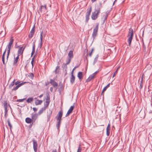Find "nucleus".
Returning <instances> with one entry per match:
<instances>
[{
  "label": "nucleus",
  "instance_id": "9d476101",
  "mask_svg": "<svg viewBox=\"0 0 152 152\" xmlns=\"http://www.w3.org/2000/svg\"><path fill=\"white\" fill-rule=\"evenodd\" d=\"M50 98L49 96H47V99H46V101L44 103V107H45L46 108H47L49 104L50 103Z\"/></svg>",
  "mask_w": 152,
  "mask_h": 152
},
{
  "label": "nucleus",
  "instance_id": "4468645a",
  "mask_svg": "<svg viewBox=\"0 0 152 152\" xmlns=\"http://www.w3.org/2000/svg\"><path fill=\"white\" fill-rule=\"evenodd\" d=\"M50 83H51L53 85V86L54 87H56L58 86V84L53 79H51L50 80Z\"/></svg>",
  "mask_w": 152,
  "mask_h": 152
},
{
  "label": "nucleus",
  "instance_id": "603ef678",
  "mask_svg": "<svg viewBox=\"0 0 152 152\" xmlns=\"http://www.w3.org/2000/svg\"><path fill=\"white\" fill-rule=\"evenodd\" d=\"M53 88L52 87H51L50 88V90L51 92H52L53 91Z\"/></svg>",
  "mask_w": 152,
  "mask_h": 152
},
{
  "label": "nucleus",
  "instance_id": "7ed1b4c3",
  "mask_svg": "<svg viewBox=\"0 0 152 152\" xmlns=\"http://www.w3.org/2000/svg\"><path fill=\"white\" fill-rule=\"evenodd\" d=\"M133 30L132 28H130L129 29L128 34L127 36V37L128 38V41L129 43V46L130 45L132 39H133Z\"/></svg>",
  "mask_w": 152,
  "mask_h": 152
},
{
  "label": "nucleus",
  "instance_id": "c756f323",
  "mask_svg": "<svg viewBox=\"0 0 152 152\" xmlns=\"http://www.w3.org/2000/svg\"><path fill=\"white\" fill-rule=\"evenodd\" d=\"M33 99L32 97H29L26 100V102L28 103H30L33 101Z\"/></svg>",
  "mask_w": 152,
  "mask_h": 152
},
{
  "label": "nucleus",
  "instance_id": "20e7f679",
  "mask_svg": "<svg viewBox=\"0 0 152 152\" xmlns=\"http://www.w3.org/2000/svg\"><path fill=\"white\" fill-rule=\"evenodd\" d=\"M99 24H97L95 28L93 30V31L92 34V37L94 39L96 36L97 34V31L98 29Z\"/></svg>",
  "mask_w": 152,
  "mask_h": 152
},
{
  "label": "nucleus",
  "instance_id": "0eeeda50",
  "mask_svg": "<svg viewBox=\"0 0 152 152\" xmlns=\"http://www.w3.org/2000/svg\"><path fill=\"white\" fill-rule=\"evenodd\" d=\"M32 141L33 142V148L35 152H37V147L38 144L37 142L34 139H33Z\"/></svg>",
  "mask_w": 152,
  "mask_h": 152
},
{
  "label": "nucleus",
  "instance_id": "4d7b16f0",
  "mask_svg": "<svg viewBox=\"0 0 152 152\" xmlns=\"http://www.w3.org/2000/svg\"><path fill=\"white\" fill-rule=\"evenodd\" d=\"M97 0H91L92 2L93 3L96 1Z\"/></svg>",
  "mask_w": 152,
  "mask_h": 152
},
{
  "label": "nucleus",
  "instance_id": "e2e57ef3",
  "mask_svg": "<svg viewBox=\"0 0 152 152\" xmlns=\"http://www.w3.org/2000/svg\"><path fill=\"white\" fill-rule=\"evenodd\" d=\"M65 66H66V67H67V66H66H66H65Z\"/></svg>",
  "mask_w": 152,
  "mask_h": 152
},
{
  "label": "nucleus",
  "instance_id": "58836bf2",
  "mask_svg": "<svg viewBox=\"0 0 152 152\" xmlns=\"http://www.w3.org/2000/svg\"><path fill=\"white\" fill-rule=\"evenodd\" d=\"M108 15L107 14H106V15H104L103 16V18L104 19V21L106 20L107 18V17Z\"/></svg>",
  "mask_w": 152,
  "mask_h": 152
},
{
  "label": "nucleus",
  "instance_id": "4c0bfd02",
  "mask_svg": "<svg viewBox=\"0 0 152 152\" xmlns=\"http://www.w3.org/2000/svg\"><path fill=\"white\" fill-rule=\"evenodd\" d=\"M28 76L30 78H31V79H33L34 77V75L33 73H31L29 74V75H28Z\"/></svg>",
  "mask_w": 152,
  "mask_h": 152
},
{
  "label": "nucleus",
  "instance_id": "2f4dec72",
  "mask_svg": "<svg viewBox=\"0 0 152 152\" xmlns=\"http://www.w3.org/2000/svg\"><path fill=\"white\" fill-rule=\"evenodd\" d=\"M61 122V121H57L56 126L58 129L59 128Z\"/></svg>",
  "mask_w": 152,
  "mask_h": 152
},
{
  "label": "nucleus",
  "instance_id": "09e8293b",
  "mask_svg": "<svg viewBox=\"0 0 152 152\" xmlns=\"http://www.w3.org/2000/svg\"><path fill=\"white\" fill-rule=\"evenodd\" d=\"M117 71H115V72H114V73L113 76V77H114V76L116 75V74H117Z\"/></svg>",
  "mask_w": 152,
  "mask_h": 152
},
{
  "label": "nucleus",
  "instance_id": "79ce46f5",
  "mask_svg": "<svg viewBox=\"0 0 152 152\" xmlns=\"http://www.w3.org/2000/svg\"><path fill=\"white\" fill-rule=\"evenodd\" d=\"M110 124H108L106 128V130H110Z\"/></svg>",
  "mask_w": 152,
  "mask_h": 152
},
{
  "label": "nucleus",
  "instance_id": "f704fd0d",
  "mask_svg": "<svg viewBox=\"0 0 152 152\" xmlns=\"http://www.w3.org/2000/svg\"><path fill=\"white\" fill-rule=\"evenodd\" d=\"M37 115L36 114H33L32 116V119H34L35 121L37 118Z\"/></svg>",
  "mask_w": 152,
  "mask_h": 152
},
{
  "label": "nucleus",
  "instance_id": "6ab92c4d",
  "mask_svg": "<svg viewBox=\"0 0 152 152\" xmlns=\"http://www.w3.org/2000/svg\"><path fill=\"white\" fill-rule=\"evenodd\" d=\"M35 42H34L33 44V46H32V51L31 53V56H32L33 54L34 53L35 51Z\"/></svg>",
  "mask_w": 152,
  "mask_h": 152
},
{
  "label": "nucleus",
  "instance_id": "864d4df0",
  "mask_svg": "<svg viewBox=\"0 0 152 152\" xmlns=\"http://www.w3.org/2000/svg\"><path fill=\"white\" fill-rule=\"evenodd\" d=\"M52 152H57V150L56 149H54V150H53Z\"/></svg>",
  "mask_w": 152,
  "mask_h": 152
},
{
  "label": "nucleus",
  "instance_id": "4be33fe9",
  "mask_svg": "<svg viewBox=\"0 0 152 152\" xmlns=\"http://www.w3.org/2000/svg\"><path fill=\"white\" fill-rule=\"evenodd\" d=\"M46 109V108H45V107H42V108H41L38 113V114L40 115L43 112H44V111Z\"/></svg>",
  "mask_w": 152,
  "mask_h": 152
},
{
  "label": "nucleus",
  "instance_id": "680f3d73",
  "mask_svg": "<svg viewBox=\"0 0 152 152\" xmlns=\"http://www.w3.org/2000/svg\"><path fill=\"white\" fill-rule=\"evenodd\" d=\"M32 124L31 125H30L31 127V126Z\"/></svg>",
  "mask_w": 152,
  "mask_h": 152
},
{
  "label": "nucleus",
  "instance_id": "c03bdc74",
  "mask_svg": "<svg viewBox=\"0 0 152 152\" xmlns=\"http://www.w3.org/2000/svg\"><path fill=\"white\" fill-rule=\"evenodd\" d=\"M70 61H71V59L69 58L68 61L66 63V64H65V65L66 66V65L69 64L70 63Z\"/></svg>",
  "mask_w": 152,
  "mask_h": 152
},
{
  "label": "nucleus",
  "instance_id": "473e14b6",
  "mask_svg": "<svg viewBox=\"0 0 152 152\" xmlns=\"http://www.w3.org/2000/svg\"><path fill=\"white\" fill-rule=\"evenodd\" d=\"M15 80H14L11 83L10 85L9 86L10 88H12V87L15 84Z\"/></svg>",
  "mask_w": 152,
  "mask_h": 152
},
{
  "label": "nucleus",
  "instance_id": "423d86ee",
  "mask_svg": "<svg viewBox=\"0 0 152 152\" xmlns=\"http://www.w3.org/2000/svg\"><path fill=\"white\" fill-rule=\"evenodd\" d=\"M39 9L40 12L41 13H45L46 12L47 6L45 4L44 5H41Z\"/></svg>",
  "mask_w": 152,
  "mask_h": 152
},
{
  "label": "nucleus",
  "instance_id": "13d9d810",
  "mask_svg": "<svg viewBox=\"0 0 152 152\" xmlns=\"http://www.w3.org/2000/svg\"><path fill=\"white\" fill-rule=\"evenodd\" d=\"M4 117L5 118H7V114H5V115H4Z\"/></svg>",
  "mask_w": 152,
  "mask_h": 152
},
{
  "label": "nucleus",
  "instance_id": "5fc2aeb1",
  "mask_svg": "<svg viewBox=\"0 0 152 152\" xmlns=\"http://www.w3.org/2000/svg\"><path fill=\"white\" fill-rule=\"evenodd\" d=\"M31 64L32 65V67H33L34 66L33 61H31Z\"/></svg>",
  "mask_w": 152,
  "mask_h": 152
},
{
  "label": "nucleus",
  "instance_id": "37998d69",
  "mask_svg": "<svg viewBox=\"0 0 152 152\" xmlns=\"http://www.w3.org/2000/svg\"><path fill=\"white\" fill-rule=\"evenodd\" d=\"M110 130H106V134H107V136H108L110 134Z\"/></svg>",
  "mask_w": 152,
  "mask_h": 152
},
{
  "label": "nucleus",
  "instance_id": "a18cd8bd",
  "mask_svg": "<svg viewBox=\"0 0 152 152\" xmlns=\"http://www.w3.org/2000/svg\"><path fill=\"white\" fill-rule=\"evenodd\" d=\"M20 83V81H16L15 83V85H19V84H20V83Z\"/></svg>",
  "mask_w": 152,
  "mask_h": 152
},
{
  "label": "nucleus",
  "instance_id": "3c124183",
  "mask_svg": "<svg viewBox=\"0 0 152 152\" xmlns=\"http://www.w3.org/2000/svg\"><path fill=\"white\" fill-rule=\"evenodd\" d=\"M97 72H98L97 71H96L94 73L92 74L93 75H94V76L95 77V76L96 75V74L97 73Z\"/></svg>",
  "mask_w": 152,
  "mask_h": 152
},
{
  "label": "nucleus",
  "instance_id": "f257e3e1",
  "mask_svg": "<svg viewBox=\"0 0 152 152\" xmlns=\"http://www.w3.org/2000/svg\"><path fill=\"white\" fill-rule=\"evenodd\" d=\"M14 41V39L12 37H11V38L10 39V42L7 45V46L5 50L4 51L3 53V54L2 55V60L3 62V63L4 64H5V61H4V56L5 55V54L7 49H10L11 48V47L12 45L13 42Z\"/></svg>",
  "mask_w": 152,
  "mask_h": 152
},
{
  "label": "nucleus",
  "instance_id": "052dcab7",
  "mask_svg": "<svg viewBox=\"0 0 152 152\" xmlns=\"http://www.w3.org/2000/svg\"><path fill=\"white\" fill-rule=\"evenodd\" d=\"M118 69H117L116 70V71H117H117L118 70Z\"/></svg>",
  "mask_w": 152,
  "mask_h": 152
},
{
  "label": "nucleus",
  "instance_id": "de8ad7c7",
  "mask_svg": "<svg viewBox=\"0 0 152 152\" xmlns=\"http://www.w3.org/2000/svg\"><path fill=\"white\" fill-rule=\"evenodd\" d=\"M35 56H36L35 55L34 56L33 58L32 59V61H34V60H35V59H36Z\"/></svg>",
  "mask_w": 152,
  "mask_h": 152
},
{
  "label": "nucleus",
  "instance_id": "5701e85b",
  "mask_svg": "<svg viewBox=\"0 0 152 152\" xmlns=\"http://www.w3.org/2000/svg\"><path fill=\"white\" fill-rule=\"evenodd\" d=\"M4 113L5 114H7V103L6 102L4 103Z\"/></svg>",
  "mask_w": 152,
  "mask_h": 152
},
{
  "label": "nucleus",
  "instance_id": "a878e982",
  "mask_svg": "<svg viewBox=\"0 0 152 152\" xmlns=\"http://www.w3.org/2000/svg\"><path fill=\"white\" fill-rule=\"evenodd\" d=\"M59 66H57L56 67V69L54 71V72L56 74H58L59 73Z\"/></svg>",
  "mask_w": 152,
  "mask_h": 152
},
{
  "label": "nucleus",
  "instance_id": "f03ea898",
  "mask_svg": "<svg viewBox=\"0 0 152 152\" xmlns=\"http://www.w3.org/2000/svg\"><path fill=\"white\" fill-rule=\"evenodd\" d=\"M101 7V6H97V8L92 13L91 18L92 20H95L97 18L100 12Z\"/></svg>",
  "mask_w": 152,
  "mask_h": 152
},
{
  "label": "nucleus",
  "instance_id": "c85d7f7f",
  "mask_svg": "<svg viewBox=\"0 0 152 152\" xmlns=\"http://www.w3.org/2000/svg\"><path fill=\"white\" fill-rule=\"evenodd\" d=\"M7 57H6V59H7L6 62L7 61V60H8V57H9V55L10 54V49H9V50L7 49Z\"/></svg>",
  "mask_w": 152,
  "mask_h": 152
},
{
  "label": "nucleus",
  "instance_id": "f3484780",
  "mask_svg": "<svg viewBox=\"0 0 152 152\" xmlns=\"http://www.w3.org/2000/svg\"><path fill=\"white\" fill-rule=\"evenodd\" d=\"M75 79V77L73 75H71V76L70 78V83L73 84L74 83Z\"/></svg>",
  "mask_w": 152,
  "mask_h": 152
},
{
  "label": "nucleus",
  "instance_id": "72a5a7b5",
  "mask_svg": "<svg viewBox=\"0 0 152 152\" xmlns=\"http://www.w3.org/2000/svg\"><path fill=\"white\" fill-rule=\"evenodd\" d=\"M99 57V55L98 54L96 56L95 58L94 61V64H95L97 61L98 58Z\"/></svg>",
  "mask_w": 152,
  "mask_h": 152
},
{
  "label": "nucleus",
  "instance_id": "ea45409f",
  "mask_svg": "<svg viewBox=\"0 0 152 152\" xmlns=\"http://www.w3.org/2000/svg\"><path fill=\"white\" fill-rule=\"evenodd\" d=\"M82 149L80 148V145H79V147L77 151V152H81Z\"/></svg>",
  "mask_w": 152,
  "mask_h": 152
},
{
  "label": "nucleus",
  "instance_id": "c9c22d12",
  "mask_svg": "<svg viewBox=\"0 0 152 152\" xmlns=\"http://www.w3.org/2000/svg\"><path fill=\"white\" fill-rule=\"evenodd\" d=\"M94 48H92V49H91V52H90V53H89L88 54V56L90 57H91L92 56V53L94 51Z\"/></svg>",
  "mask_w": 152,
  "mask_h": 152
},
{
  "label": "nucleus",
  "instance_id": "aec40b11",
  "mask_svg": "<svg viewBox=\"0 0 152 152\" xmlns=\"http://www.w3.org/2000/svg\"><path fill=\"white\" fill-rule=\"evenodd\" d=\"M43 33V31H40V39L41 40V45L40 47H41L42 46V42H43V40H42V35Z\"/></svg>",
  "mask_w": 152,
  "mask_h": 152
},
{
  "label": "nucleus",
  "instance_id": "a19ab883",
  "mask_svg": "<svg viewBox=\"0 0 152 152\" xmlns=\"http://www.w3.org/2000/svg\"><path fill=\"white\" fill-rule=\"evenodd\" d=\"M26 98H24V99H17V100H16V102H23L24 100H25L26 99Z\"/></svg>",
  "mask_w": 152,
  "mask_h": 152
},
{
  "label": "nucleus",
  "instance_id": "a211bd4d",
  "mask_svg": "<svg viewBox=\"0 0 152 152\" xmlns=\"http://www.w3.org/2000/svg\"><path fill=\"white\" fill-rule=\"evenodd\" d=\"M19 56L18 55V56L16 57H15V56H14V61L13 63V64L14 65H15L16 64L18 61V60L19 58Z\"/></svg>",
  "mask_w": 152,
  "mask_h": 152
},
{
  "label": "nucleus",
  "instance_id": "b1692460",
  "mask_svg": "<svg viewBox=\"0 0 152 152\" xmlns=\"http://www.w3.org/2000/svg\"><path fill=\"white\" fill-rule=\"evenodd\" d=\"M68 56L69 57V58L71 59L73 57V52L71 50L69 52Z\"/></svg>",
  "mask_w": 152,
  "mask_h": 152
},
{
  "label": "nucleus",
  "instance_id": "dca6fc26",
  "mask_svg": "<svg viewBox=\"0 0 152 152\" xmlns=\"http://www.w3.org/2000/svg\"><path fill=\"white\" fill-rule=\"evenodd\" d=\"M35 99H37V98H35ZM42 102V101L37 99L35 101V103L36 105L41 104Z\"/></svg>",
  "mask_w": 152,
  "mask_h": 152
},
{
  "label": "nucleus",
  "instance_id": "8fccbe9b",
  "mask_svg": "<svg viewBox=\"0 0 152 152\" xmlns=\"http://www.w3.org/2000/svg\"><path fill=\"white\" fill-rule=\"evenodd\" d=\"M33 110L35 112L37 111V109L36 107H33Z\"/></svg>",
  "mask_w": 152,
  "mask_h": 152
},
{
  "label": "nucleus",
  "instance_id": "6e6552de",
  "mask_svg": "<svg viewBox=\"0 0 152 152\" xmlns=\"http://www.w3.org/2000/svg\"><path fill=\"white\" fill-rule=\"evenodd\" d=\"M26 47V46L23 47H20L18 51V56H20L21 55H22L23 52L24 50L25 49Z\"/></svg>",
  "mask_w": 152,
  "mask_h": 152
},
{
  "label": "nucleus",
  "instance_id": "cd10ccee",
  "mask_svg": "<svg viewBox=\"0 0 152 152\" xmlns=\"http://www.w3.org/2000/svg\"><path fill=\"white\" fill-rule=\"evenodd\" d=\"M110 85V83H109L104 88L102 93V94H103L104 93V92L105 91L107 90V89L109 87Z\"/></svg>",
  "mask_w": 152,
  "mask_h": 152
},
{
  "label": "nucleus",
  "instance_id": "393cba45",
  "mask_svg": "<svg viewBox=\"0 0 152 152\" xmlns=\"http://www.w3.org/2000/svg\"><path fill=\"white\" fill-rule=\"evenodd\" d=\"M49 114L47 115V118H48L47 120L48 121H50V118L52 113V111L50 110H49Z\"/></svg>",
  "mask_w": 152,
  "mask_h": 152
},
{
  "label": "nucleus",
  "instance_id": "7c9ffc66",
  "mask_svg": "<svg viewBox=\"0 0 152 152\" xmlns=\"http://www.w3.org/2000/svg\"><path fill=\"white\" fill-rule=\"evenodd\" d=\"M142 81H143V77H142L141 78V80L140 83L139 88L140 89H141L142 87Z\"/></svg>",
  "mask_w": 152,
  "mask_h": 152
},
{
  "label": "nucleus",
  "instance_id": "39448f33",
  "mask_svg": "<svg viewBox=\"0 0 152 152\" xmlns=\"http://www.w3.org/2000/svg\"><path fill=\"white\" fill-rule=\"evenodd\" d=\"M92 10V8L91 7L89 10H87V12L86 13V21L88 22L89 19V17Z\"/></svg>",
  "mask_w": 152,
  "mask_h": 152
},
{
  "label": "nucleus",
  "instance_id": "bb28decb",
  "mask_svg": "<svg viewBox=\"0 0 152 152\" xmlns=\"http://www.w3.org/2000/svg\"><path fill=\"white\" fill-rule=\"evenodd\" d=\"M31 119L29 118H26L25 121L28 124L30 123L31 121Z\"/></svg>",
  "mask_w": 152,
  "mask_h": 152
},
{
  "label": "nucleus",
  "instance_id": "1a4fd4ad",
  "mask_svg": "<svg viewBox=\"0 0 152 152\" xmlns=\"http://www.w3.org/2000/svg\"><path fill=\"white\" fill-rule=\"evenodd\" d=\"M63 115V113L62 111H60L56 117L57 119V121H61V118Z\"/></svg>",
  "mask_w": 152,
  "mask_h": 152
},
{
  "label": "nucleus",
  "instance_id": "49530a36",
  "mask_svg": "<svg viewBox=\"0 0 152 152\" xmlns=\"http://www.w3.org/2000/svg\"><path fill=\"white\" fill-rule=\"evenodd\" d=\"M75 69V67H74V68L72 69L71 73V75H73V72L74 71V70Z\"/></svg>",
  "mask_w": 152,
  "mask_h": 152
},
{
  "label": "nucleus",
  "instance_id": "6e6d98bb",
  "mask_svg": "<svg viewBox=\"0 0 152 152\" xmlns=\"http://www.w3.org/2000/svg\"><path fill=\"white\" fill-rule=\"evenodd\" d=\"M43 96V94H42L41 95H40L39 96V97L40 98H41L42 97V96Z\"/></svg>",
  "mask_w": 152,
  "mask_h": 152
},
{
  "label": "nucleus",
  "instance_id": "f8f14e48",
  "mask_svg": "<svg viewBox=\"0 0 152 152\" xmlns=\"http://www.w3.org/2000/svg\"><path fill=\"white\" fill-rule=\"evenodd\" d=\"M74 108V105L71 106L70 107V108H69V109L66 115V116H65L66 117L68 116L69 115L70 113H72L73 110Z\"/></svg>",
  "mask_w": 152,
  "mask_h": 152
},
{
  "label": "nucleus",
  "instance_id": "e433bc0d",
  "mask_svg": "<svg viewBox=\"0 0 152 152\" xmlns=\"http://www.w3.org/2000/svg\"><path fill=\"white\" fill-rule=\"evenodd\" d=\"M7 122H8V126L10 127V129H11L12 128V126L11 125L9 119L7 120Z\"/></svg>",
  "mask_w": 152,
  "mask_h": 152
},
{
  "label": "nucleus",
  "instance_id": "ddd939ff",
  "mask_svg": "<svg viewBox=\"0 0 152 152\" xmlns=\"http://www.w3.org/2000/svg\"><path fill=\"white\" fill-rule=\"evenodd\" d=\"M26 83V82H23L20 84H19V85H17L15 87H14L12 89V90H15V91L17 90L21 86L24 84L25 83Z\"/></svg>",
  "mask_w": 152,
  "mask_h": 152
},
{
  "label": "nucleus",
  "instance_id": "bf43d9fd",
  "mask_svg": "<svg viewBox=\"0 0 152 152\" xmlns=\"http://www.w3.org/2000/svg\"><path fill=\"white\" fill-rule=\"evenodd\" d=\"M78 67V66H76L75 67V69Z\"/></svg>",
  "mask_w": 152,
  "mask_h": 152
},
{
  "label": "nucleus",
  "instance_id": "412c9836",
  "mask_svg": "<svg viewBox=\"0 0 152 152\" xmlns=\"http://www.w3.org/2000/svg\"><path fill=\"white\" fill-rule=\"evenodd\" d=\"M94 76L92 74L90 75L88 78L87 79L86 81L87 82L90 81L92 79H94Z\"/></svg>",
  "mask_w": 152,
  "mask_h": 152
},
{
  "label": "nucleus",
  "instance_id": "9b49d317",
  "mask_svg": "<svg viewBox=\"0 0 152 152\" xmlns=\"http://www.w3.org/2000/svg\"><path fill=\"white\" fill-rule=\"evenodd\" d=\"M35 31V26H34L32 28L31 30L29 35H28V37L30 39L33 36V35L34 34Z\"/></svg>",
  "mask_w": 152,
  "mask_h": 152
},
{
  "label": "nucleus",
  "instance_id": "2eb2a0df",
  "mask_svg": "<svg viewBox=\"0 0 152 152\" xmlns=\"http://www.w3.org/2000/svg\"><path fill=\"white\" fill-rule=\"evenodd\" d=\"M77 76L79 80L81 81L83 78V72H79L78 73Z\"/></svg>",
  "mask_w": 152,
  "mask_h": 152
}]
</instances>
